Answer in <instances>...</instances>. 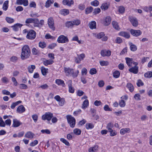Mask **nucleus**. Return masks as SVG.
<instances>
[{
    "instance_id": "24",
    "label": "nucleus",
    "mask_w": 152,
    "mask_h": 152,
    "mask_svg": "<svg viewBox=\"0 0 152 152\" xmlns=\"http://www.w3.org/2000/svg\"><path fill=\"white\" fill-rule=\"evenodd\" d=\"M130 132V129L129 128L122 129L120 130V133L121 134H124L127 133H129Z\"/></svg>"
},
{
    "instance_id": "21",
    "label": "nucleus",
    "mask_w": 152,
    "mask_h": 152,
    "mask_svg": "<svg viewBox=\"0 0 152 152\" xmlns=\"http://www.w3.org/2000/svg\"><path fill=\"white\" fill-rule=\"evenodd\" d=\"M69 11L68 10L62 9L60 10L59 13L60 14L64 16L67 15L69 14Z\"/></svg>"
},
{
    "instance_id": "63",
    "label": "nucleus",
    "mask_w": 152,
    "mask_h": 152,
    "mask_svg": "<svg viewBox=\"0 0 152 152\" xmlns=\"http://www.w3.org/2000/svg\"><path fill=\"white\" fill-rule=\"evenodd\" d=\"M73 26L72 21L67 22L66 23V27H70L72 26Z\"/></svg>"
},
{
    "instance_id": "29",
    "label": "nucleus",
    "mask_w": 152,
    "mask_h": 152,
    "mask_svg": "<svg viewBox=\"0 0 152 152\" xmlns=\"http://www.w3.org/2000/svg\"><path fill=\"white\" fill-rule=\"evenodd\" d=\"M137 64L138 63L134 62V65H135V66H134V74H136L138 72V67L137 66Z\"/></svg>"
},
{
    "instance_id": "62",
    "label": "nucleus",
    "mask_w": 152,
    "mask_h": 152,
    "mask_svg": "<svg viewBox=\"0 0 152 152\" xmlns=\"http://www.w3.org/2000/svg\"><path fill=\"white\" fill-rule=\"evenodd\" d=\"M94 104L95 105L98 106L101 105L102 103L100 101L96 100L94 102Z\"/></svg>"
},
{
    "instance_id": "52",
    "label": "nucleus",
    "mask_w": 152,
    "mask_h": 152,
    "mask_svg": "<svg viewBox=\"0 0 152 152\" xmlns=\"http://www.w3.org/2000/svg\"><path fill=\"white\" fill-rule=\"evenodd\" d=\"M79 73V71L78 70H77L75 72H74L73 71V72L72 73L71 75L73 77H76L77 76Z\"/></svg>"
},
{
    "instance_id": "13",
    "label": "nucleus",
    "mask_w": 152,
    "mask_h": 152,
    "mask_svg": "<svg viewBox=\"0 0 152 152\" xmlns=\"http://www.w3.org/2000/svg\"><path fill=\"white\" fill-rule=\"evenodd\" d=\"M13 126L14 127H18L22 123L16 119H14L13 120Z\"/></svg>"
},
{
    "instance_id": "41",
    "label": "nucleus",
    "mask_w": 152,
    "mask_h": 152,
    "mask_svg": "<svg viewBox=\"0 0 152 152\" xmlns=\"http://www.w3.org/2000/svg\"><path fill=\"white\" fill-rule=\"evenodd\" d=\"M58 102V104L60 106H63L65 103V99L64 98H61Z\"/></svg>"
},
{
    "instance_id": "27",
    "label": "nucleus",
    "mask_w": 152,
    "mask_h": 152,
    "mask_svg": "<svg viewBox=\"0 0 152 152\" xmlns=\"http://www.w3.org/2000/svg\"><path fill=\"white\" fill-rule=\"evenodd\" d=\"M119 34L120 35L126 38H129L130 37L129 33L125 32H121L119 33Z\"/></svg>"
},
{
    "instance_id": "42",
    "label": "nucleus",
    "mask_w": 152,
    "mask_h": 152,
    "mask_svg": "<svg viewBox=\"0 0 152 152\" xmlns=\"http://www.w3.org/2000/svg\"><path fill=\"white\" fill-rule=\"evenodd\" d=\"M101 66H107L109 64V62L107 61H101L99 62Z\"/></svg>"
},
{
    "instance_id": "44",
    "label": "nucleus",
    "mask_w": 152,
    "mask_h": 152,
    "mask_svg": "<svg viewBox=\"0 0 152 152\" xmlns=\"http://www.w3.org/2000/svg\"><path fill=\"white\" fill-rule=\"evenodd\" d=\"M73 132L75 134L78 135L81 134V131L79 129H75L74 130Z\"/></svg>"
},
{
    "instance_id": "18",
    "label": "nucleus",
    "mask_w": 152,
    "mask_h": 152,
    "mask_svg": "<svg viewBox=\"0 0 152 152\" xmlns=\"http://www.w3.org/2000/svg\"><path fill=\"white\" fill-rule=\"evenodd\" d=\"M99 146L97 145H95L93 147H91L89 149V152H96L98 150Z\"/></svg>"
},
{
    "instance_id": "38",
    "label": "nucleus",
    "mask_w": 152,
    "mask_h": 152,
    "mask_svg": "<svg viewBox=\"0 0 152 152\" xmlns=\"http://www.w3.org/2000/svg\"><path fill=\"white\" fill-rule=\"evenodd\" d=\"M2 83L4 84H7L9 82L8 79L6 77H4L1 79Z\"/></svg>"
},
{
    "instance_id": "20",
    "label": "nucleus",
    "mask_w": 152,
    "mask_h": 152,
    "mask_svg": "<svg viewBox=\"0 0 152 152\" xmlns=\"http://www.w3.org/2000/svg\"><path fill=\"white\" fill-rule=\"evenodd\" d=\"M42 73L43 76H46L48 72V69L45 68L44 66H42L41 68Z\"/></svg>"
},
{
    "instance_id": "61",
    "label": "nucleus",
    "mask_w": 152,
    "mask_h": 152,
    "mask_svg": "<svg viewBox=\"0 0 152 152\" xmlns=\"http://www.w3.org/2000/svg\"><path fill=\"white\" fill-rule=\"evenodd\" d=\"M101 11V10L99 8H97L96 9H95L94 10V12H93V13L96 15L97 14H98Z\"/></svg>"
},
{
    "instance_id": "28",
    "label": "nucleus",
    "mask_w": 152,
    "mask_h": 152,
    "mask_svg": "<svg viewBox=\"0 0 152 152\" xmlns=\"http://www.w3.org/2000/svg\"><path fill=\"white\" fill-rule=\"evenodd\" d=\"M35 66L34 65H31L28 66V70L30 73H32L34 71V70L35 69Z\"/></svg>"
},
{
    "instance_id": "56",
    "label": "nucleus",
    "mask_w": 152,
    "mask_h": 152,
    "mask_svg": "<svg viewBox=\"0 0 152 152\" xmlns=\"http://www.w3.org/2000/svg\"><path fill=\"white\" fill-rule=\"evenodd\" d=\"M119 104L121 107H124L126 105L125 102L124 101L121 100L119 102Z\"/></svg>"
},
{
    "instance_id": "33",
    "label": "nucleus",
    "mask_w": 152,
    "mask_h": 152,
    "mask_svg": "<svg viewBox=\"0 0 152 152\" xmlns=\"http://www.w3.org/2000/svg\"><path fill=\"white\" fill-rule=\"evenodd\" d=\"M126 87L130 92H132L133 91V86L132 83H128L126 85Z\"/></svg>"
},
{
    "instance_id": "8",
    "label": "nucleus",
    "mask_w": 152,
    "mask_h": 152,
    "mask_svg": "<svg viewBox=\"0 0 152 152\" xmlns=\"http://www.w3.org/2000/svg\"><path fill=\"white\" fill-rule=\"evenodd\" d=\"M39 22V20L37 18H28L25 21V23L26 24L32 23H37Z\"/></svg>"
},
{
    "instance_id": "45",
    "label": "nucleus",
    "mask_w": 152,
    "mask_h": 152,
    "mask_svg": "<svg viewBox=\"0 0 152 152\" xmlns=\"http://www.w3.org/2000/svg\"><path fill=\"white\" fill-rule=\"evenodd\" d=\"M113 75L114 77L117 78L120 76V73L118 71H115L113 72Z\"/></svg>"
},
{
    "instance_id": "23",
    "label": "nucleus",
    "mask_w": 152,
    "mask_h": 152,
    "mask_svg": "<svg viewBox=\"0 0 152 152\" xmlns=\"http://www.w3.org/2000/svg\"><path fill=\"white\" fill-rule=\"evenodd\" d=\"M112 24L115 29L118 30H120V28L118 22L115 21H113L112 22Z\"/></svg>"
},
{
    "instance_id": "3",
    "label": "nucleus",
    "mask_w": 152,
    "mask_h": 152,
    "mask_svg": "<svg viewBox=\"0 0 152 152\" xmlns=\"http://www.w3.org/2000/svg\"><path fill=\"white\" fill-rule=\"evenodd\" d=\"M53 117V114L50 112H48L42 115V118L43 120H47L48 121H50Z\"/></svg>"
},
{
    "instance_id": "60",
    "label": "nucleus",
    "mask_w": 152,
    "mask_h": 152,
    "mask_svg": "<svg viewBox=\"0 0 152 152\" xmlns=\"http://www.w3.org/2000/svg\"><path fill=\"white\" fill-rule=\"evenodd\" d=\"M41 132L42 133H45L48 134H49L50 133V132L49 130L48 129H46L45 130L42 129L41 130Z\"/></svg>"
},
{
    "instance_id": "25",
    "label": "nucleus",
    "mask_w": 152,
    "mask_h": 152,
    "mask_svg": "<svg viewBox=\"0 0 152 152\" xmlns=\"http://www.w3.org/2000/svg\"><path fill=\"white\" fill-rule=\"evenodd\" d=\"M53 63V61L52 59L46 60L43 61V64L46 66L51 64Z\"/></svg>"
},
{
    "instance_id": "1",
    "label": "nucleus",
    "mask_w": 152,
    "mask_h": 152,
    "mask_svg": "<svg viewBox=\"0 0 152 152\" xmlns=\"http://www.w3.org/2000/svg\"><path fill=\"white\" fill-rule=\"evenodd\" d=\"M31 54L29 47L27 45H24L22 48V52L20 56L22 60H25L28 58Z\"/></svg>"
},
{
    "instance_id": "57",
    "label": "nucleus",
    "mask_w": 152,
    "mask_h": 152,
    "mask_svg": "<svg viewBox=\"0 0 152 152\" xmlns=\"http://www.w3.org/2000/svg\"><path fill=\"white\" fill-rule=\"evenodd\" d=\"M137 85L138 87H140L141 86H143L144 83L141 80H139L137 83Z\"/></svg>"
},
{
    "instance_id": "54",
    "label": "nucleus",
    "mask_w": 152,
    "mask_h": 152,
    "mask_svg": "<svg viewBox=\"0 0 152 152\" xmlns=\"http://www.w3.org/2000/svg\"><path fill=\"white\" fill-rule=\"evenodd\" d=\"M134 98L137 100H140V95L139 94H136L134 96Z\"/></svg>"
},
{
    "instance_id": "10",
    "label": "nucleus",
    "mask_w": 152,
    "mask_h": 152,
    "mask_svg": "<svg viewBox=\"0 0 152 152\" xmlns=\"http://www.w3.org/2000/svg\"><path fill=\"white\" fill-rule=\"evenodd\" d=\"M16 4L18 5L23 4L24 6L28 5V0H17Z\"/></svg>"
},
{
    "instance_id": "49",
    "label": "nucleus",
    "mask_w": 152,
    "mask_h": 152,
    "mask_svg": "<svg viewBox=\"0 0 152 152\" xmlns=\"http://www.w3.org/2000/svg\"><path fill=\"white\" fill-rule=\"evenodd\" d=\"M109 132H110V135L111 136H114L117 134V132L115 130L112 129Z\"/></svg>"
},
{
    "instance_id": "19",
    "label": "nucleus",
    "mask_w": 152,
    "mask_h": 152,
    "mask_svg": "<svg viewBox=\"0 0 152 152\" xmlns=\"http://www.w3.org/2000/svg\"><path fill=\"white\" fill-rule=\"evenodd\" d=\"M23 25L18 23L12 26V28L13 30L15 31H17L18 30L19 28H20Z\"/></svg>"
},
{
    "instance_id": "37",
    "label": "nucleus",
    "mask_w": 152,
    "mask_h": 152,
    "mask_svg": "<svg viewBox=\"0 0 152 152\" xmlns=\"http://www.w3.org/2000/svg\"><path fill=\"white\" fill-rule=\"evenodd\" d=\"M32 53L34 55H37L39 53V51L35 48H34L32 50Z\"/></svg>"
},
{
    "instance_id": "14",
    "label": "nucleus",
    "mask_w": 152,
    "mask_h": 152,
    "mask_svg": "<svg viewBox=\"0 0 152 152\" xmlns=\"http://www.w3.org/2000/svg\"><path fill=\"white\" fill-rule=\"evenodd\" d=\"M64 71L66 75L67 76L71 75L72 73L73 72V69L69 68H65Z\"/></svg>"
},
{
    "instance_id": "55",
    "label": "nucleus",
    "mask_w": 152,
    "mask_h": 152,
    "mask_svg": "<svg viewBox=\"0 0 152 152\" xmlns=\"http://www.w3.org/2000/svg\"><path fill=\"white\" fill-rule=\"evenodd\" d=\"M118 11L121 13H123L125 11V8L123 6H120L119 8Z\"/></svg>"
},
{
    "instance_id": "7",
    "label": "nucleus",
    "mask_w": 152,
    "mask_h": 152,
    "mask_svg": "<svg viewBox=\"0 0 152 152\" xmlns=\"http://www.w3.org/2000/svg\"><path fill=\"white\" fill-rule=\"evenodd\" d=\"M85 57V55L82 53L79 55H77V57L75 58V62L77 64L80 63L81 60H83Z\"/></svg>"
},
{
    "instance_id": "12",
    "label": "nucleus",
    "mask_w": 152,
    "mask_h": 152,
    "mask_svg": "<svg viewBox=\"0 0 152 152\" xmlns=\"http://www.w3.org/2000/svg\"><path fill=\"white\" fill-rule=\"evenodd\" d=\"M25 111V109L24 107L22 105H21L18 107L16 110V111L19 113H21Z\"/></svg>"
},
{
    "instance_id": "31",
    "label": "nucleus",
    "mask_w": 152,
    "mask_h": 152,
    "mask_svg": "<svg viewBox=\"0 0 152 152\" xmlns=\"http://www.w3.org/2000/svg\"><path fill=\"white\" fill-rule=\"evenodd\" d=\"M109 6V4L107 3H105L102 4L101 7V9L102 10H107Z\"/></svg>"
},
{
    "instance_id": "64",
    "label": "nucleus",
    "mask_w": 152,
    "mask_h": 152,
    "mask_svg": "<svg viewBox=\"0 0 152 152\" xmlns=\"http://www.w3.org/2000/svg\"><path fill=\"white\" fill-rule=\"evenodd\" d=\"M56 46V44L53 43L49 45L48 48L50 49H53Z\"/></svg>"
},
{
    "instance_id": "11",
    "label": "nucleus",
    "mask_w": 152,
    "mask_h": 152,
    "mask_svg": "<svg viewBox=\"0 0 152 152\" xmlns=\"http://www.w3.org/2000/svg\"><path fill=\"white\" fill-rule=\"evenodd\" d=\"M111 18L109 16H107L104 19L103 22V24L105 26L109 25L111 22Z\"/></svg>"
},
{
    "instance_id": "40",
    "label": "nucleus",
    "mask_w": 152,
    "mask_h": 152,
    "mask_svg": "<svg viewBox=\"0 0 152 152\" xmlns=\"http://www.w3.org/2000/svg\"><path fill=\"white\" fill-rule=\"evenodd\" d=\"M94 127L92 124L87 123L86 124V128L87 129L93 128Z\"/></svg>"
},
{
    "instance_id": "30",
    "label": "nucleus",
    "mask_w": 152,
    "mask_h": 152,
    "mask_svg": "<svg viewBox=\"0 0 152 152\" xmlns=\"http://www.w3.org/2000/svg\"><path fill=\"white\" fill-rule=\"evenodd\" d=\"M21 103L22 101H18L17 102H13L11 104L10 107L12 109H14L16 106Z\"/></svg>"
},
{
    "instance_id": "43",
    "label": "nucleus",
    "mask_w": 152,
    "mask_h": 152,
    "mask_svg": "<svg viewBox=\"0 0 152 152\" xmlns=\"http://www.w3.org/2000/svg\"><path fill=\"white\" fill-rule=\"evenodd\" d=\"M72 22L73 26H78L79 25L80 23V20L78 19L74 20H72Z\"/></svg>"
},
{
    "instance_id": "15",
    "label": "nucleus",
    "mask_w": 152,
    "mask_h": 152,
    "mask_svg": "<svg viewBox=\"0 0 152 152\" xmlns=\"http://www.w3.org/2000/svg\"><path fill=\"white\" fill-rule=\"evenodd\" d=\"M125 59L126 61V63L128 66L129 67H132L133 61L132 58H126Z\"/></svg>"
},
{
    "instance_id": "6",
    "label": "nucleus",
    "mask_w": 152,
    "mask_h": 152,
    "mask_svg": "<svg viewBox=\"0 0 152 152\" xmlns=\"http://www.w3.org/2000/svg\"><path fill=\"white\" fill-rule=\"evenodd\" d=\"M48 24L49 27L54 31L55 29V28L54 26V23L53 19L52 17H50L48 18Z\"/></svg>"
},
{
    "instance_id": "58",
    "label": "nucleus",
    "mask_w": 152,
    "mask_h": 152,
    "mask_svg": "<svg viewBox=\"0 0 152 152\" xmlns=\"http://www.w3.org/2000/svg\"><path fill=\"white\" fill-rule=\"evenodd\" d=\"M20 88L21 89H26L28 87L26 85L24 84H21L20 85Z\"/></svg>"
},
{
    "instance_id": "51",
    "label": "nucleus",
    "mask_w": 152,
    "mask_h": 152,
    "mask_svg": "<svg viewBox=\"0 0 152 152\" xmlns=\"http://www.w3.org/2000/svg\"><path fill=\"white\" fill-rule=\"evenodd\" d=\"M32 118L34 121L36 123L37 122L38 119V116L37 114H34L32 115Z\"/></svg>"
},
{
    "instance_id": "22",
    "label": "nucleus",
    "mask_w": 152,
    "mask_h": 152,
    "mask_svg": "<svg viewBox=\"0 0 152 152\" xmlns=\"http://www.w3.org/2000/svg\"><path fill=\"white\" fill-rule=\"evenodd\" d=\"M89 28L91 29L96 28V23L95 21H92L89 23Z\"/></svg>"
},
{
    "instance_id": "34",
    "label": "nucleus",
    "mask_w": 152,
    "mask_h": 152,
    "mask_svg": "<svg viewBox=\"0 0 152 152\" xmlns=\"http://www.w3.org/2000/svg\"><path fill=\"white\" fill-rule=\"evenodd\" d=\"M8 1H5L3 5V9L5 11L7 10L8 8Z\"/></svg>"
},
{
    "instance_id": "5",
    "label": "nucleus",
    "mask_w": 152,
    "mask_h": 152,
    "mask_svg": "<svg viewBox=\"0 0 152 152\" xmlns=\"http://www.w3.org/2000/svg\"><path fill=\"white\" fill-rule=\"evenodd\" d=\"M57 41L59 43H64L68 42L69 40L67 37L61 35L58 37Z\"/></svg>"
},
{
    "instance_id": "53",
    "label": "nucleus",
    "mask_w": 152,
    "mask_h": 152,
    "mask_svg": "<svg viewBox=\"0 0 152 152\" xmlns=\"http://www.w3.org/2000/svg\"><path fill=\"white\" fill-rule=\"evenodd\" d=\"M104 32H100L97 34L96 37L100 39L104 36Z\"/></svg>"
},
{
    "instance_id": "2",
    "label": "nucleus",
    "mask_w": 152,
    "mask_h": 152,
    "mask_svg": "<svg viewBox=\"0 0 152 152\" xmlns=\"http://www.w3.org/2000/svg\"><path fill=\"white\" fill-rule=\"evenodd\" d=\"M66 118L68 123L69 124L70 127L72 128L74 127L76 123V120L75 118L70 115H67Z\"/></svg>"
},
{
    "instance_id": "17",
    "label": "nucleus",
    "mask_w": 152,
    "mask_h": 152,
    "mask_svg": "<svg viewBox=\"0 0 152 152\" xmlns=\"http://www.w3.org/2000/svg\"><path fill=\"white\" fill-rule=\"evenodd\" d=\"M56 83L58 85L62 86L63 87H65V85L64 81L60 79H56L55 80Z\"/></svg>"
},
{
    "instance_id": "32",
    "label": "nucleus",
    "mask_w": 152,
    "mask_h": 152,
    "mask_svg": "<svg viewBox=\"0 0 152 152\" xmlns=\"http://www.w3.org/2000/svg\"><path fill=\"white\" fill-rule=\"evenodd\" d=\"M141 34L142 32L140 30H134V36L137 37L140 35Z\"/></svg>"
},
{
    "instance_id": "50",
    "label": "nucleus",
    "mask_w": 152,
    "mask_h": 152,
    "mask_svg": "<svg viewBox=\"0 0 152 152\" xmlns=\"http://www.w3.org/2000/svg\"><path fill=\"white\" fill-rule=\"evenodd\" d=\"M89 72L91 75H93L96 73L97 71L95 68H93L90 69Z\"/></svg>"
},
{
    "instance_id": "36",
    "label": "nucleus",
    "mask_w": 152,
    "mask_h": 152,
    "mask_svg": "<svg viewBox=\"0 0 152 152\" xmlns=\"http://www.w3.org/2000/svg\"><path fill=\"white\" fill-rule=\"evenodd\" d=\"M54 2L53 0H47L45 3V7L46 8L49 7L51 4H52Z\"/></svg>"
},
{
    "instance_id": "39",
    "label": "nucleus",
    "mask_w": 152,
    "mask_h": 152,
    "mask_svg": "<svg viewBox=\"0 0 152 152\" xmlns=\"http://www.w3.org/2000/svg\"><path fill=\"white\" fill-rule=\"evenodd\" d=\"M113 126V124L111 123H108L107 125L106 128L109 131L112 129Z\"/></svg>"
},
{
    "instance_id": "46",
    "label": "nucleus",
    "mask_w": 152,
    "mask_h": 152,
    "mask_svg": "<svg viewBox=\"0 0 152 152\" xmlns=\"http://www.w3.org/2000/svg\"><path fill=\"white\" fill-rule=\"evenodd\" d=\"M39 47L42 48H45L46 46V44L44 42H40L39 43Z\"/></svg>"
},
{
    "instance_id": "4",
    "label": "nucleus",
    "mask_w": 152,
    "mask_h": 152,
    "mask_svg": "<svg viewBox=\"0 0 152 152\" xmlns=\"http://www.w3.org/2000/svg\"><path fill=\"white\" fill-rule=\"evenodd\" d=\"M36 34V33L34 31L32 30H29L26 35V38L29 39H33L35 38Z\"/></svg>"
},
{
    "instance_id": "9",
    "label": "nucleus",
    "mask_w": 152,
    "mask_h": 152,
    "mask_svg": "<svg viewBox=\"0 0 152 152\" xmlns=\"http://www.w3.org/2000/svg\"><path fill=\"white\" fill-rule=\"evenodd\" d=\"M100 54L103 57L109 56L111 54V52L109 50H101Z\"/></svg>"
},
{
    "instance_id": "59",
    "label": "nucleus",
    "mask_w": 152,
    "mask_h": 152,
    "mask_svg": "<svg viewBox=\"0 0 152 152\" xmlns=\"http://www.w3.org/2000/svg\"><path fill=\"white\" fill-rule=\"evenodd\" d=\"M99 4V2L97 0H95L91 2V5L94 6H97Z\"/></svg>"
},
{
    "instance_id": "47",
    "label": "nucleus",
    "mask_w": 152,
    "mask_h": 152,
    "mask_svg": "<svg viewBox=\"0 0 152 152\" xmlns=\"http://www.w3.org/2000/svg\"><path fill=\"white\" fill-rule=\"evenodd\" d=\"M93 9V8L91 7L87 8L85 10L86 13V14H88L91 13Z\"/></svg>"
},
{
    "instance_id": "26",
    "label": "nucleus",
    "mask_w": 152,
    "mask_h": 152,
    "mask_svg": "<svg viewBox=\"0 0 152 152\" xmlns=\"http://www.w3.org/2000/svg\"><path fill=\"white\" fill-rule=\"evenodd\" d=\"M34 134L30 132H27L25 135V137L26 138L32 139L33 138Z\"/></svg>"
},
{
    "instance_id": "48",
    "label": "nucleus",
    "mask_w": 152,
    "mask_h": 152,
    "mask_svg": "<svg viewBox=\"0 0 152 152\" xmlns=\"http://www.w3.org/2000/svg\"><path fill=\"white\" fill-rule=\"evenodd\" d=\"M60 140L61 142L64 143L66 145L68 146H69L70 144L69 142L64 138H61L60 139Z\"/></svg>"
},
{
    "instance_id": "35",
    "label": "nucleus",
    "mask_w": 152,
    "mask_h": 152,
    "mask_svg": "<svg viewBox=\"0 0 152 152\" xmlns=\"http://www.w3.org/2000/svg\"><path fill=\"white\" fill-rule=\"evenodd\" d=\"M5 20L6 21L9 23H11L14 22V19L10 17H6Z\"/></svg>"
},
{
    "instance_id": "16",
    "label": "nucleus",
    "mask_w": 152,
    "mask_h": 152,
    "mask_svg": "<svg viewBox=\"0 0 152 152\" xmlns=\"http://www.w3.org/2000/svg\"><path fill=\"white\" fill-rule=\"evenodd\" d=\"M89 106V101L87 99H85L83 102L81 107L83 109H86V108L88 107Z\"/></svg>"
}]
</instances>
